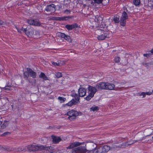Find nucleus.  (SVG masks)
I'll return each instance as SVG.
<instances>
[{
  "label": "nucleus",
  "mask_w": 153,
  "mask_h": 153,
  "mask_svg": "<svg viewBox=\"0 0 153 153\" xmlns=\"http://www.w3.org/2000/svg\"><path fill=\"white\" fill-rule=\"evenodd\" d=\"M88 89L89 91V93L91 94H93L94 96V94L97 91V88L92 86H89L88 87Z\"/></svg>",
  "instance_id": "obj_13"
},
{
  "label": "nucleus",
  "mask_w": 153,
  "mask_h": 153,
  "mask_svg": "<svg viewBox=\"0 0 153 153\" xmlns=\"http://www.w3.org/2000/svg\"><path fill=\"white\" fill-rule=\"evenodd\" d=\"M77 103V102L74 99H72L68 103L66 104V105L69 106H71L73 105H75Z\"/></svg>",
  "instance_id": "obj_19"
},
{
  "label": "nucleus",
  "mask_w": 153,
  "mask_h": 153,
  "mask_svg": "<svg viewBox=\"0 0 153 153\" xmlns=\"http://www.w3.org/2000/svg\"><path fill=\"white\" fill-rule=\"evenodd\" d=\"M56 6L53 4L48 5L45 9L47 12H54L56 10Z\"/></svg>",
  "instance_id": "obj_9"
},
{
  "label": "nucleus",
  "mask_w": 153,
  "mask_h": 153,
  "mask_svg": "<svg viewBox=\"0 0 153 153\" xmlns=\"http://www.w3.org/2000/svg\"><path fill=\"white\" fill-rule=\"evenodd\" d=\"M152 93H153V90H152Z\"/></svg>",
  "instance_id": "obj_56"
},
{
  "label": "nucleus",
  "mask_w": 153,
  "mask_h": 153,
  "mask_svg": "<svg viewBox=\"0 0 153 153\" xmlns=\"http://www.w3.org/2000/svg\"><path fill=\"white\" fill-rule=\"evenodd\" d=\"M128 19V16L127 13L124 11L120 18V23L121 26H124L126 24V19Z\"/></svg>",
  "instance_id": "obj_6"
},
{
  "label": "nucleus",
  "mask_w": 153,
  "mask_h": 153,
  "mask_svg": "<svg viewBox=\"0 0 153 153\" xmlns=\"http://www.w3.org/2000/svg\"><path fill=\"white\" fill-rule=\"evenodd\" d=\"M91 111H95L98 110V108L97 106L93 107L90 108Z\"/></svg>",
  "instance_id": "obj_33"
},
{
  "label": "nucleus",
  "mask_w": 153,
  "mask_h": 153,
  "mask_svg": "<svg viewBox=\"0 0 153 153\" xmlns=\"http://www.w3.org/2000/svg\"><path fill=\"white\" fill-rule=\"evenodd\" d=\"M51 137L53 139V141L55 143H58L61 140V138L58 137H56L53 135H52Z\"/></svg>",
  "instance_id": "obj_16"
},
{
  "label": "nucleus",
  "mask_w": 153,
  "mask_h": 153,
  "mask_svg": "<svg viewBox=\"0 0 153 153\" xmlns=\"http://www.w3.org/2000/svg\"><path fill=\"white\" fill-rule=\"evenodd\" d=\"M149 135H146V136H145V137H143L142 138V139H141V140H140V141H142V140H144V139H145L146 137H147V136H149Z\"/></svg>",
  "instance_id": "obj_46"
},
{
  "label": "nucleus",
  "mask_w": 153,
  "mask_h": 153,
  "mask_svg": "<svg viewBox=\"0 0 153 153\" xmlns=\"http://www.w3.org/2000/svg\"><path fill=\"white\" fill-rule=\"evenodd\" d=\"M63 38L70 42H72V40L71 39L70 37L69 36L65 34V36H64Z\"/></svg>",
  "instance_id": "obj_25"
},
{
  "label": "nucleus",
  "mask_w": 153,
  "mask_h": 153,
  "mask_svg": "<svg viewBox=\"0 0 153 153\" xmlns=\"http://www.w3.org/2000/svg\"><path fill=\"white\" fill-rule=\"evenodd\" d=\"M87 152H86L87 153H95V149L94 150L93 149L90 150L87 149Z\"/></svg>",
  "instance_id": "obj_37"
},
{
  "label": "nucleus",
  "mask_w": 153,
  "mask_h": 153,
  "mask_svg": "<svg viewBox=\"0 0 153 153\" xmlns=\"http://www.w3.org/2000/svg\"><path fill=\"white\" fill-rule=\"evenodd\" d=\"M97 32L98 35L97 38L99 40H103L106 38L109 37L108 34L103 30H98Z\"/></svg>",
  "instance_id": "obj_3"
},
{
  "label": "nucleus",
  "mask_w": 153,
  "mask_h": 153,
  "mask_svg": "<svg viewBox=\"0 0 153 153\" xmlns=\"http://www.w3.org/2000/svg\"><path fill=\"white\" fill-rule=\"evenodd\" d=\"M58 99L59 100L61 103L64 102L66 100L65 98L60 97H58Z\"/></svg>",
  "instance_id": "obj_29"
},
{
  "label": "nucleus",
  "mask_w": 153,
  "mask_h": 153,
  "mask_svg": "<svg viewBox=\"0 0 153 153\" xmlns=\"http://www.w3.org/2000/svg\"><path fill=\"white\" fill-rule=\"evenodd\" d=\"M2 123V122L1 121H0V126H1V124Z\"/></svg>",
  "instance_id": "obj_51"
},
{
  "label": "nucleus",
  "mask_w": 153,
  "mask_h": 153,
  "mask_svg": "<svg viewBox=\"0 0 153 153\" xmlns=\"http://www.w3.org/2000/svg\"><path fill=\"white\" fill-rule=\"evenodd\" d=\"M24 75L25 76V77L27 78L29 76V74L27 71L25 72L24 73Z\"/></svg>",
  "instance_id": "obj_35"
},
{
  "label": "nucleus",
  "mask_w": 153,
  "mask_h": 153,
  "mask_svg": "<svg viewBox=\"0 0 153 153\" xmlns=\"http://www.w3.org/2000/svg\"><path fill=\"white\" fill-rule=\"evenodd\" d=\"M71 12V11L68 10L66 9L64 11V13H69Z\"/></svg>",
  "instance_id": "obj_44"
},
{
  "label": "nucleus",
  "mask_w": 153,
  "mask_h": 153,
  "mask_svg": "<svg viewBox=\"0 0 153 153\" xmlns=\"http://www.w3.org/2000/svg\"><path fill=\"white\" fill-rule=\"evenodd\" d=\"M86 89L84 88H79L78 90V95L77 94H71L72 97H75L76 101H79V97H84L86 94Z\"/></svg>",
  "instance_id": "obj_2"
},
{
  "label": "nucleus",
  "mask_w": 153,
  "mask_h": 153,
  "mask_svg": "<svg viewBox=\"0 0 153 153\" xmlns=\"http://www.w3.org/2000/svg\"><path fill=\"white\" fill-rule=\"evenodd\" d=\"M152 55L151 53H147V54H143V56H145L146 57H148Z\"/></svg>",
  "instance_id": "obj_41"
},
{
  "label": "nucleus",
  "mask_w": 153,
  "mask_h": 153,
  "mask_svg": "<svg viewBox=\"0 0 153 153\" xmlns=\"http://www.w3.org/2000/svg\"><path fill=\"white\" fill-rule=\"evenodd\" d=\"M82 144V143H81L78 142H75L74 143H71L69 146L67 147V148L68 149H71L74 147L80 146Z\"/></svg>",
  "instance_id": "obj_11"
},
{
  "label": "nucleus",
  "mask_w": 153,
  "mask_h": 153,
  "mask_svg": "<svg viewBox=\"0 0 153 153\" xmlns=\"http://www.w3.org/2000/svg\"><path fill=\"white\" fill-rule=\"evenodd\" d=\"M87 151L85 146H80L73 149L71 153H85Z\"/></svg>",
  "instance_id": "obj_5"
},
{
  "label": "nucleus",
  "mask_w": 153,
  "mask_h": 153,
  "mask_svg": "<svg viewBox=\"0 0 153 153\" xmlns=\"http://www.w3.org/2000/svg\"><path fill=\"white\" fill-rule=\"evenodd\" d=\"M67 114L68 116V118L70 120H73L75 119L76 117L81 114V113L79 112L76 111L72 110L67 113Z\"/></svg>",
  "instance_id": "obj_4"
},
{
  "label": "nucleus",
  "mask_w": 153,
  "mask_h": 153,
  "mask_svg": "<svg viewBox=\"0 0 153 153\" xmlns=\"http://www.w3.org/2000/svg\"><path fill=\"white\" fill-rule=\"evenodd\" d=\"M95 17L96 19V20L95 21H97V22L100 23V22H101L102 20V17L100 16H97Z\"/></svg>",
  "instance_id": "obj_26"
},
{
  "label": "nucleus",
  "mask_w": 153,
  "mask_h": 153,
  "mask_svg": "<svg viewBox=\"0 0 153 153\" xmlns=\"http://www.w3.org/2000/svg\"><path fill=\"white\" fill-rule=\"evenodd\" d=\"M134 143V142H133V143H129V144H127V143H123V146H128L130 145L133 144Z\"/></svg>",
  "instance_id": "obj_36"
},
{
  "label": "nucleus",
  "mask_w": 153,
  "mask_h": 153,
  "mask_svg": "<svg viewBox=\"0 0 153 153\" xmlns=\"http://www.w3.org/2000/svg\"><path fill=\"white\" fill-rule=\"evenodd\" d=\"M55 74L56 77L57 78H60L62 76V73L60 72H56Z\"/></svg>",
  "instance_id": "obj_28"
},
{
  "label": "nucleus",
  "mask_w": 153,
  "mask_h": 153,
  "mask_svg": "<svg viewBox=\"0 0 153 153\" xmlns=\"http://www.w3.org/2000/svg\"><path fill=\"white\" fill-rule=\"evenodd\" d=\"M137 140H134L133 141V142H134L135 143H136V142H137Z\"/></svg>",
  "instance_id": "obj_53"
},
{
  "label": "nucleus",
  "mask_w": 153,
  "mask_h": 153,
  "mask_svg": "<svg viewBox=\"0 0 153 153\" xmlns=\"http://www.w3.org/2000/svg\"><path fill=\"white\" fill-rule=\"evenodd\" d=\"M152 134H153V132L152 131V133H151L149 135H152Z\"/></svg>",
  "instance_id": "obj_54"
},
{
  "label": "nucleus",
  "mask_w": 153,
  "mask_h": 153,
  "mask_svg": "<svg viewBox=\"0 0 153 153\" xmlns=\"http://www.w3.org/2000/svg\"><path fill=\"white\" fill-rule=\"evenodd\" d=\"M22 30L24 32H25L27 36L29 35L30 34V32L28 30V28L27 27L25 28H23L22 27Z\"/></svg>",
  "instance_id": "obj_23"
},
{
  "label": "nucleus",
  "mask_w": 153,
  "mask_h": 153,
  "mask_svg": "<svg viewBox=\"0 0 153 153\" xmlns=\"http://www.w3.org/2000/svg\"><path fill=\"white\" fill-rule=\"evenodd\" d=\"M104 153H105L108 152L111 149L110 147L108 146L105 145L102 146Z\"/></svg>",
  "instance_id": "obj_17"
},
{
  "label": "nucleus",
  "mask_w": 153,
  "mask_h": 153,
  "mask_svg": "<svg viewBox=\"0 0 153 153\" xmlns=\"http://www.w3.org/2000/svg\"><path fill=\"white\" fill-rule=\"evenodd\" d=\"M106 82H101L97 84L96 85V88L98 89H105Z\"/></svg>",
  "instance_id": "obj_10"
},
{
  "label": "nucleus",
  "mask_w": 153,
  "mask_h": 153,
  "mask_svg": "<svg viewBox=\"0 0 153 153\" xmlns=\"http://www.w3.org/2000/svg\"><path fill=\"white\" fill-rule=\"evenodd\" d=\"M78 27V25L76 23H74L71 25H67L65 27L68 30H70L77 28Z\"/></svg>",
  "instance_id": "obj_12"
},
{
  "label": "nucleus",
  "mask_w": 153,
  "mask_h": 153,
  "mask_svg": "<svg viewBox=\"0 0 153 153\" xmlns=\"http://www.w3.org/2000/svg\"><path fill=\"white\" fill-rule=\"evenodd\" d=\"M27 70L29 74V75L30 76L33 78H35L36 77V74L35 72L29 68H27Z\"/></svg>",
  "instance_id": "obj_14"
},
{
  "label": "nucleus",
  "mask_w": 153,
  "mask_h": 153,
  "mask_svg": "<svg viewBox=\"0 0 153 153\" xmlns=\"http://www.w3.org/2000/svg\"><path fill=\"white\" fill-rule=\"evenodd\" d=\"M114 21L115 23H117L120 22V20H119V18L117 16H114Z\"/></svg>",
  "instance_id": "obj_31"
},
{
  "label": "nucleus",
  "mask_w": 153,
  "mask_h": 153,
  "mask_svg": "<svg viewBox=\"0 0 153 153\" xmlns=\"http://www.w3.org/2000/svg\"><path fill=\"white\" fill-rule=\"evenodd\" d=\"M94 96L92 94V95L89 93V94L85 98V99L88 101L89 100Z\"/></svg>",
  "instance_id": "obj_30"
},
{
  "label": "nucleus",
  "mask_w": 153,
  "mask_h": 153,
  "mask_svg": "<svg viewBox=\"0 0 153 153\" xmlns=\"http://www.w3.org/2000/svg\"><path fill=\"white\" fill-rule=\"evenodd\" d=\"M4 22L3 21L1 20H0V26L1 25L4 24Z\"/></svg>",
  "instance_id": "obj_45"
},
{
  "label": "nucleus",
  "mask_w": 153,
  "mask_h": 153,
  "mask_svg": "<svg viewBox=\"0 0 153 153\" xmlns=\"http://www.w3.org/2000/svg\"><path fill=\"white\" fill-rule=\"evenodd\" d=\"M8 122L7 120L4 121L2 124L1 125V128L2 129L5 128L8 125Z\"/></svg>",
  "instance_id": "obj_22"
},
{
  "label": "nucleus",
  "mask_w": 153,
  "mask_h": 153,
  "mask_svg": "<svg viewBox=\"0 0 153 153\" xmlns=\"http://www.w3.org/2000/svg\"><path fill=\"white\" fill-rule=\"evenodd\" d=\"M140 3V0H133V3L136 6H139Z\"/></svg>",
  "instance_id": "obj_24"
},
{
  "label": "nucleus",
  "mask_w": 153,
  "mask_h": 153,
  "mask_svg": "<svg viewBox=\"0 0 153 153\" xmlns=\"http://www.w3.org/2000/svg\"><path fill=\"white\" fill-rule=\"evenodd\" d=\"M56 17H53V19L54 20H56Z\"/></svg>",
  "instance_id": "obj_49"
},
{
  "label": "nucleus",
  "mask_w": 153,
  "mask_h": 153,
  "mask_svg": "<svg viewBox=\"0 0 153 153\" xmlns=\"http://www.w3.org/2000/svg\"><path fill=\"white\" fill-rule=\"evenodd\" d=\"M146 94L147 95H150L151 94L152 92H146Z\"/></svg>",
  "instance_id": "obj_47"
},
{
  "label": "nucleus",
  "mask_w": 153,
  "mask_h": 153,
  "mask_svg": "<svg viewBox=\"0 0 153 153\" xmlns=\"http://www.w3.org/2000/svg\"><path fill=\"white\" fill-rule=\"evenodd\" d=\"M146 93H145L144 92H142L139 95L140 96H142V95L143 96V98H144V97H145L146 96Z\"/></svg>",
  "instance_id": "obj_40"
},
{
  "label": "nucleus",
  "mask_w": 153,
  "mask_h": 153,
  "mask_svg": "<svg viewBox=\"0 0 153 153\" xmlns=\"http://www.w3.org/2000/svg\"><path fill=\"white\" fill-rule=\"evenodd\" d=\"M86 149L88 150H94L97 147V145L93 142H88L85 145Z\"/></svg>",
  "instance_id": "obj_8"
},
{
  "label": "nucleus",
  "mask_w": 153,
  "mask_h": 153,
  "mask_svg": "<svg viewBox=\"0 0 153 153\" xmlns=\"http://www.w3.org/2000/svg\"><path fill=\"white\" fill-rule=\"evenodd\" d=\"M152 129L151 128H149L147 130V131L149 132H151L152 131Z\"/></svg>",
  "instance_id": "obj_48"
},
{
  "label": "nucleus",
  "mask_w": 153,
  "mask_h": 153,
  "mask_svg": "<svg viewBox=\"0 0 153 153\" xmlns=\"http://www.w3.org/2000/svg\"><path fill=\"white\" fill-rule=\"evenodd\" d=\"M57 35L59 37L63 38L64 37V36H65V34L63 33L58 32L57 33Z\"/></svg>",
  "instance_id": "obj_27"
},
{
  "label": "nucleus",
  "mask_w": 153,
  "mask_h": 153,
  "mask_svg": "<svg viewBox=\"0 0 153 153\" xmlns=\"http://www.w3.org/2000/svg\"><path fill=\"white\" fill-rule=\"evenodd\" d=\"M106 87L105 89L112 90L115 87V85L113 84L106 82Z\"/></svg>",
  "instance_id": "obj_15"
},
{
  "label": "nucleus",
  "mask_w": 153,
  "mask_h": 153,
  "mask_svg": "<svg viewBox=\"0 0 153 153\" xmlns=\"http://www.w3.org/2000/svg\"><path fill=\"white\" fill-rule=\"evenodd\" d=\"M114 61L116 62H120V57H116L114 59Z\"/></svg>",
  "instance_id": "obj_39"
},
{
  "label": "nucleus",
  "mask_w": 153,
  "mask_h": 153,
  "mask_svg": "<svg viewBox=\"0 0 153 153\" xmlns=\"http://www.w3.org/2000/svg\"><path fill=\"white\" fill-rule=\"evenodd\" d=\"M151 52L152 53H153V49L151 51Z\"/></svg>",
  "instance_id": "obj_50"
},
{
  "label": "nucleus",
  "mask_w": 153,
  "mask_h": 153,
  "mask_svg": "<svg viewBox=\"0 0 153 153\" xmlns=\"http://www.w3.org/2000/svg\"><path fill=\"white\" fill-rule=\"evenodd\" d=\"M24 148L23 147H19L18 149V151L19 152L22 151L24 150Z\"/></svg>",
  "instance_id": "obj_42"
},
{
  "label": "nucleus",
  "mask_w": 153,
  "mask_h": 153,
  "mask_svg": "<svg viewBox=\"0 0 153 153\" xmlns=\"http://www.w3.org/2000/svg\"><path fill=\"white\" fill-rule=\"evenodd\" d=\"M11 88V87L9 86H7L3 88L2 89L3 90H10Z\"/></svg>",
  "instance_id": "obj_34"
},
{
  "label": "nucleus",
  "mask_w": 153,
  "mask_h": 153,
  "mask_svg": "<svg viewBox=\"0 0 153 153\" xmlns=\"http://www.w3.org/2000/svg\"><path fill=\"white\" fill-rule=\"evenodd\" d=\"M27 22L30 25L34 26H39L41 25L39 21L36 19H28L27 20Z\"/></svg>",
  "instance_id": "obj_7"
},
{
  "label": "nucleus",
  "mask_w": 153,
  "mask_h": 153,
  "mask_svg": "<svg viewBox=\"0 0 153 153\" xmlns=\"http://www.w3.org/2000/svg\"><path fill=\"white\" fill-rule=\"evenodd\" d=\"M152 139L151 140H153V136L152 137Z\"/></svg>",
  "instance_id": "obj_55"
},
{
  "label": "nucleus",
  "mask_w": 153,
  "mask_h": 153,
  "mask_svg": "<svg viewBox=\"0 0 153 153\" xmlns=\"http://www.w3.org/2000/svg\"><path fill=\"white\" fill-rule=\"evenodd\" d=\"M18 30V32H21V30Z\"/></svg>",
  "instance_id": "obj_52"
},
{
  "label": "nucleus",
  "mask_w": 153,
  "mask_h": 153,
  "mask_svg": "<svg viewBox=\"0 0 153 153\" xmlns=\"http://www.w3.org/2000/svg\"><path fill=\"white\" fill-rule=\"evenodd\" d=\"M56 20L62 21L67 20L69 19V17L68 16H63L60 17H56Z\"/></svg>",
  "instance_id": "obj_20"
},
{
  "label": "nucleus",
  "mask_w": 153,
  "mask_h": 153,
  "mask_svg": "<svg viewBox=\"0 0 153 153\" xmlns=\"http://www.w3.org/2000/svg\"><path fill=\"white\" fill-rule=\"evenodd\" d=\"M51 63L52 64L54 65L55 66H60V63L59 62H55L53 61H51Z\"/></svg>",
  "instance_id": "obj_32"
},
{
  "label": "nucleus",
  "mask_w": 153,
  "mask_h": 153,
  "mask_svg": "<svg viewBox=\"0 0 153 153\" xmlns=\"http://www.w3.org/2000/svg\"><path fill=\"white\" fill-rule=\"evenodd\" d=\"M39 77L45 80H48V78L42 72H41L39 75Z\"/></svg>",
  "instance_id": "obj_21"
},
{
  "label": "nucleus",
  "mask_w": 153,
  "mask_h": 153,
  "mask_svg": "<svg viewBox=\"0 0 153 153\" xmlns=\"http://www.w3.org/2000/svg\"><path fill=\"white\" fill-rule=\"evenodd\" d=\"M122 146H123V144L121 145H119V146H114L112 147L111 148V149H115L116 148H121Z\"/></svg>",
  "instance_id": "obj_38"
},
{
  "label": "nucleus",
  "mask_w": 153,
  "mask_h": 153,
  "mask_svg": "<svg viewBox=\"0 0 153 153\" xmlns=\"http://www.w3.org/2000/svg\"><path fill=\"white\" fill-rule=\"evenodd\" d=\"M102 146L96 147L95 149V153H104Z\"/></svg>",
  "instance_id": "obj_18"
},
{
  "label": "nucleus",
  "mask_w": 153,
  "mask_h": 153,
  "mask_svg": "<svg viewBox=\"0 0 153 153\" xmlns=\"http://www.w3.org/2000/svg\"><path fill=\"white\" fill-rule=\"evenodd\" d=\"M26 149L29 152L42 150L51 151L52 149V147L51 146H44L42 145H29L26 146Z\"/></svg>",
  "instance_id": "obj_1"
},
{
  "label": "nucleus",
  "mask_w": 153,
  "mask_h": 153,
  "mask_svg": "<svg viewBox=\"0 0 153 153\" xmlns=\"http://www.w3.org/2000/svg\"><path fill=\"white\" fill-rule=\"evenodd\" d=\"M10 133L9 132H5L4 133H3L2 135L3 136H5L6 135H8V134H10Z\"/></svg>",
  "instance_id": "obj_43"
}]
</instances>
